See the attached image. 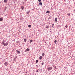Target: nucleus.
<instances>
[{
    "instance_id": "nucleus-18",
    "label": "nucleus",
    "mask_w": 75,
    "mask_h": 75,
    "mask_svg": "<svg viewBox=\"0 0 75 75\" xmlns=\"http://www.w3.org/2000/svg\"><path fill=\"white\" fill-rule=\"evenodd\" d=\"M30 43L32 42H33V40H30Z\"/></svg>"
},
{
    "instance_id": "nucleus-22",
    "label": "nucleus",
    "mask_w": 75,
    "mask_h": 75,
    "mask_svg": "<svg viewBox=\"0 0 75 75\" xmlns=\"http://www.w3.org/2000/svg\"><path fill=\"white\" fill-rule=\"evenodd\" d=\"M41 65H44V62H43L41 63Z\"/></svg>"
},
{
    "instance_id": "nucleus-19",
    "label": "nucleus",
    "mask_w": 75,
    "mask_h": 75,
    "mask_svg": "<svg viewBox=\"0 0 75 75\" xmlns=\"http://www.w3.org/2000/svg\"><path fill=\"white\" fill-rule=\"evenodd\" d=\"M46 28L48 29V28H49V27L48 26H46Z\"/></svg>"
},
{
    "instance_id": "nucleus-29",
    "label": "nucleus",
    "mask_w": 75,
    "mask_h": 75,
    "mask_svg": "<svg viewBox=\"0 0 75 75\" xmlns=\"http://www.w3.org/2000/svg\"><path fill=\"white\" fill-rule=\"evenodd\" d=\"M17 43H18V42H17Z\"/></svg>"
},
{
    "instance_id": "nucleus-20",
    "label": "nucleus",
    "mask_w": 75,
    "mask_h": 75,
    "mask_svg": "<svg viewBox=\"0 0 75 75\" xmlns=\"http://www.w3.org/2000/svg\"><path fill=\"white\" fill-rule=\"evenodd\" d=\"M57 42V40H54V43H56V42Z\"/></svg>"
},
{
    "instance_id": "nucleus-11",
    "label": "nucleus",
    "mask_w": 75,
    "mask_h": 75,
    "mask_svg": "<svg viewBox=\"0 0 75 75\" xmlns=\"http://www.w3.org/2000/svg\"><path fill=\"white\" fill-rule=\"evenodd\" d=\"M55 21L56 23H57V18H55Z\"/></svg>"
},
{
    "instance_id": "nucleus-6",
    "label": "nucleus",
    "mask_w": 75,
    "mask_h": 75,
    "mask_svg": "<svg viewBox=\"0 0 75 75\" xmlns=\"http://www.w3.org/2000/svg\"><path fill=\"white\" fill-rule=\"evenodd\" d=\"M30 10H29V11H27L26 13V14H29V13H30Z\"/></svg>"
},
{
    "instance_id": "nucleus-8",
    "label": "nucleus",
    "mask_w": 75,
    "mask_h": 75,
    "mask_svg": "<svg viewBox=\"0 0 75 75\" xmlns=\"http://www.w3.org/2000/svg\"><path fill=\"white\" fill-rule=\"evenodd\" d=\"M50 13V11H47L46 12V14H48V13L49 14Z\"/></svg>"
},
{
    "instance_id": "nucleus-15",
    "label": "nucleus",
    "mask_w": 75,
    "mask_h": 75,
    "mask_svg": "<svg viewBox=\"0 0 75 75\" xmlns=\"http://www.w3.org/2000/svg\"><path fill=\"white\" fill-rule=\"evenodd\" d=\"M7 0H4V3H7Z\"/></svg>"
},
{
    "instance_id": "nucleus-27",
    "label": "nucleus",
    "mask_w": 75,
    "mask_h": 75,
    "mask_svg": "<svg viewBox=\"0 0 75 75\" xmlns=\"http://www.w3.org/2000/svg\"><path fill=\"white\" fill-rule=\"evenodd\" d=\"M52 26H53V25H54V24H52Z\"/></svg>"
},
{
    "instance_id": "nucleus-31",
    "label": "nucleus",
    "mask_w": 75,
    "mask_h": 75,
    "mask_svg": "<svg viewBox=\"0 0 75 75\" xmlns=\"http://www.w3.org/2000/svg\"><path fill=\"white\" fill-rule=\"evenodd\" d=\"M55 68H56V67H55Z\"/></svg>"
},
{
    "instance_id": "nucleus-13",
    "label": "nucleus",
    "mask_w": 75,
    "mask_h": 75,
    "mask_svg": "<svg viewBox=\"0 0 75 75\" xmlns=\"http://www.w3.org/2000/svg\"><path fill=\"white\" fill-rule=\"evenodd\" d=\"M42 2H40L39 3V4L40 5H41V6H42Z\"/></svg>"
},
{
    "instance_id": "nucleus-32",
    "label": "nucleus",
    "mask_w": 75,
    "mask_h": 75,
    "mask_svg": "<svg viewBox=\"0 0 75 75\" xmlns=\"http://www.w3.org/2000/svg\"><path fill=\"white\" fill-rule=\"evenodd\" d=\"M33 0V1H34V0Z\"/></svg>"
},
{
    "instance_id": "nucleus-28",
    "label": "nucleus",
    "mask_w": 75,
    "mask_h": 75,
    "mask_svg": "<svg viewBox=\"0 0 75 75\" xmlns=\"http://www.w3.org/2000/svg\"><path fill=\"white\" fill-rule=\"evenodd\" d=\"M49 18V19H50V18H51L49 17V18Z\"/></svg>"
},
{
    "instance_id": "nucleus-4",
    "label": "nucleus",
    "mask_w": 75,
    "mask_h": 75,
    "mask_svg": "<svg viewBox=\"0 0 75 75\" xmlns=\"http://www.w3.org/2000/svg\"><path fill=\"white\" fill-rule=\"evenodd\" d=\"M4 65H5V66H7V65H8V63H7V62H6L4 63Z\"/></svg>"
},
{
    "instance_id": "nucleus-9",
    "label": "nucleus",
    "mask_w": 75,
    "mask_h": 75,
    "mask_svg": "<svg viewBox=\"0 0 75 75\" xmlns=\"http://www.w3.org/2000/svg\"><path fill=\"white\" fill-rule=\"evenodd\" d=\"M39 58L40 59H42V56H41Z\"/></svg>"
},
{
    "instance_id": "nucleus-5",
    "label": "nucleus",
    "mask_w": 75,
    "mask_h": 75,
    "mask_svg": "<svg viewBox=\"0 0 75 75\" xmlns=\"http://www.w3.org/2000/svg\"><path fill=\"white\" fill-rule=\"evenodd\" d=\"M5 43V42H4V40H3V41L1 42V44H2V45H4V44Z\"/></svg>"
},
{
    "instance_id": "nucleus-21",
    "label": "nucleus",
    "mask_w": 75,
    "mask_h": 75,
    "mask_svg": "<svg viewBox=\"0 0 75 75\" xmlns=\"http://www.w3.org/2000/svg\"><path fill=\"white\" fill-rule=\"evenodd\" d=\"M26 39H24V41H25V42H26Z\"/></svg>"
},
{
    "instance_id": "nucleus-30",
    "label": "nucleus",
    "mask_w": 75,
    "mask_h": 75,
    "mask_svg": "<svg viewBox=\"0 0 75 75\" xmlns=\"http://www.w3.org/2000/svg\"><path fill=\"white\" fill-rule=\"evenodd\" d=\"M52 27H54L53 26H52Z\"/></svg>"
},
{
    "instance_id": "nucleus-23",
    "label": "nucleus",
    "mask_w": 75,
    "mask_h": 75,
    "mask_svg": "<svg viewBox=\"0 0 75 75\" xmlns=\"http://www.w3.org/2000/svg\"><path fill=\"white\" fill-rule=\"evenodd\" d=\"M65 27H66V28H67L68 27V25H66V26H65Z\"/></svg>"
},
{
    "instance_id": "nucleus-25",
    "label": "nucleus",
    "mask_w": 75,
    "mask_h": 75,
    "mask_svg": "<svg viewBox=\"0 0 75 75\" xmlns=\"http://www.w3.org/2000/svg\"><path fill=\"white\" fill-rule=\"evenodd\" d=\"M36 72H38V70H37Z\"/></svg>"
},
{
    "instance_id": "nucleus-3",
    "label": "nucleus",
    "mask_w": 75,
    "mask_h": 75,
    "mask_svg": "<svg viewBox=\"0 0 75 75\" xmlns=\"http://www.w3.org/2000/svg\"><path fill=\"white\" fill-rule=\"evenodd\" d=\"M30 51V49H29V48H28L27 49H26L25 51V52H27V51Z\"/></svg>"
},
{
    "instance_id": "nucleus-24",
    "label": "nucleus",
    "mask_w": 75,
    "mask_h": 75,
    "mask_svg": "<svg viewBox=\"0 0 75 75\" xmlns=\"http://www.w3.org/2000/svg\"><path fill=\"white\" fill-rule=\"evenodd\" d=\"M41 0H38V1H39V2H40L41 1Z\"/></svg>"
},
{
    "instance_id": "nucleus-12",
    "label": "nucleus",
    "mask_w": 75,
    "mask_h": 75,
    "mask_svg": "<svg viewBox=\"0 0 75 75\" xmlns=\"http://www.w3.org/2000/svg\"><path fill=\"white\" fill-rule=\"evenodd\" d=\"M21 8H22V9H23V10L24 9V6H21Z\"/></svg>"
},
{
    "instance_id": "nucleus-10",
    "label": "nucleus",
    "mask_w": 75,
    "mask_h": 75,
    "mask_svg": "<svg viewBox=\"0 0 75 75\" xmlns=\"http://www.w3.org/2000/svg\"><path fill=\"white\" fill-rule=\"evenodd\" d=\"M3 19L2 18H0V21H3Z\"/></svg>"
},
{
    "instance_id": "nucleus-7",
    "label": "nucleus",
    "mask_w": 75,
    "mask_h": 75,
    "mask_svg": "<svg viewBox=\"0 0 75 75\" xmlns=\"http://www.w3.org/2000/svg\"><path fill=\"white\" fill-rule=\"evenodd\" d=\"M16 52H17L18 54H20V52L18 50H16Z\"/></svg>"
},
{
    "instance_id": "nucleus-14",
    "label": "nucleus",
    "mask_w": 75,
    "mask_h": 75,
    "mask_svg": "<svg viewBox=\"0 0 75 75\" xmlns=\"http://www.w3.org/2000/svg\"><path fill=\"white\" fill-rule=\"evenodd\" d=\"M38 60H36V64L38 63Z\"/></svg>"
},
{
    "instance_id": "nucleus-16",
    "label": "nucleus",
    "mask_w": 75,
    "mask_h": 75,
    "mask_svg": "<svg viewBox=\"0 0 75 75\" xmlns=\"http://www.w3.org/2000/svg\"><path fill=\"white\" fill-rule=\"evenodd\" d=\"M31 27V25H28V27H29V28H30Z\"/></svg>"
},
{
    "instance_id": "nucleus-2",
    "label": "nucleus",
    "mask_w": 75,
    "mask_h": 75,
    "mask_svg": "<svg viewBox=\"0 0 75 75\" xmlns=\"http://www.w3.org/2000/svg\"><path fill=\"white\" fill-rule=\"evenodd\" d=\"M8 42H6V43H5L4 44V46H7V45H8Z\"/></svg>"
},
{
    "instance_id": "nucleus-26",
    "label": "nucleus",
    "mask_w": 75,
    "mask_h": 75,
    "mask_svg": "<svg viewBox=\"0 0 75 75\" xmlns=\"http://www.w3.org/2000/svg\"><path fill=\"white\" fill-rule=\"evenodd\" d=\"M68 16H70V14L69 13L68 14Z\"/></svg>"
},
{
    "instance_id": "nucleus-17",
    "label": "nucleus",
    "mask_w": 75,
    "mask_h": 75,
    "mask_svg": "<svg viewBox=\"0 0 75 75\" xmlns=\"http://www.w3.org/2000/svg\"><path fill=\"white\" fill-rule=\"evenodd\" d=\"M42 56H44V55H45V54H44V53H42Z\"/></svg>"
},
{
    "instance_id": "nucleus-1",
    "label": "nucleus",
    "mask_w": 75,
    "mask_h": 75,
    "mask_svg": "<svg viewBox=\"0 0 75 75\" xmlns=\"http://www.w3.org/2000/svg\"><path fill=\"white\" fill-rule=\"evenodd\" d=\"M52 69V67H50L49 68H47V70L48 71H51Z\"/></svg>"
}]
</instances>
